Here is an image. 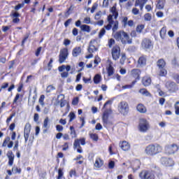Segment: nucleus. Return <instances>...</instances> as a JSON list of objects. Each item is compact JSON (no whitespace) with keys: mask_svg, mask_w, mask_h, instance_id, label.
<instances>
[{"mask_svg":"<svg viewBox=\"0 0 179 179\" xmlns=\"http://www.w3.org/2000/svg\"><path fill=\"white\" fill-rule=\"evenodd\" d=\"M110 12L111 13H113V15H108L107 20L108 24L107 25H105V29L108 31L111 30L112 29L113 33H115V31L118 30L120 24L118 20H117V19H118V11H117V6H113L110 8ZM113 16H114V19L115 21L113 19Z\"/></svg>","mask_w":179,"mask_h":179,"instance_id":"nucleus-1","label":"nucleus"},{"mask_svg":"<svg viewBox=\"0 0 179 179\" xmlns=\"http://www.w3.org/2000/svg\"><path fill=\"white\" fill-rule=\"evenodd\" d=\"M163 152V147L157 143H151L145 147V153L147 156H156Z\"/></svg>","mask_w":179,"mask_h":179,"instance_id":"nucleus-2","label":"nucleus"},{"mask_svg":"<svg viewBox=\"0 0 179 179\" xmlns=\"http://www.w3.org/2000/svg\"><path fill=\"white\" fill-rule=\"evenodd\" d=\"M162 171L159 168H155L154 169L143 170L139 173V177L141 179H155L156 176H160Z\"/></svg>","mask_w":179,"mask_h":179,"instance_id":"nucleus-3","label":"nucleus"},{"mask_svg":"<svg viewBox=\"0 0 179 179\" xmlns=\"http://www.w3.org/2000/svg\"><path fill=\"white\" fill-rule=\"evenodd\" d=\"M113 37L116 41H121L122 44H132V39L129 37V34L124 30L115 31Z\"/></svg>","mask_w":179,"mask_h":179,"instance_id":"nucleus-4","label":"nucleus"},{"mask_svg":"<svg viewBox=\"0 0 179 179\" xmlns=\"http://www.w3.org/2000/svg\"><path fill=\"white\" fill-rule=\"evenodd\" d=\"M97 50H99V48H97V40H91L87 48V52L90 54L85 56L86 59L93 58V53L96 52Z\"/></svg>","mask_w":179,"mask_h":179,"instance_id":"nucleus-5","label":"nucleus"},{"mask_svg":"<svg viewBox=\"0 0 179 179\" xmlns=\"http://www.w3.org/2000/svg\"><path fill=\"white\" fill-rule=\"evenodd\" d=\"M150 129V124L146 118L141 117L139 119L138 123V131L143 132V134H146Z\"/></svg>","mask_w":179,"mask_h":179,"instance_id":"nucleus-6","label":"nucleus"},{"mask_svg":"<svg viewBox=\"0 0 179 179\" xmlns=\"http://www.w3.org/2000/svg\"><path fill=\"white\" fill-rule=\"evenodd\" d=\"M166 60L159 59L157 62V66L159 69V76L161 77L167 76V70L166 69Z\"/></svg>","mask_w":179,"mask_h":179,"instance_id":"nucleus-7","label":"nucleus"},{"mask_svg":"<svg viewBox=\"0 0 179 179\" xmlns=\"http://www.w3.org/2000/svg\"><path fill=\"white\" fill-rule=\"evenodd\" d=\"M24 7V3H18L17 6L14 7L15 12L13 13L10 16L13 17V23H20V13L17 12L21 8Z\"/></svg>","mask_w":179,"mask_h":179,"instance_id":"nucleus-8","label":"nucleus"},{"mask_svg":"<svg viewBox=\"0 0 179 179\" xmlns=\"http://www.w3.org/2000/svg\"><path fill=\"white\" fill-rule=\"evenodd\" d=\"M85 146L86 145V138H76L74 140L73 143V149H77L78 153H83V150L82 149V146Z\"/></svg>","mask_w":179,"mask_h":179,"instance_id":"nucleus-9","label":"nucleus"},{"mask_svg":"<svg viewBox=\"0 0 179 179\" xmlns=\"http://www.w3.org/2000/svg\"><path fill=\"white\" fill-rule=\"evenodd\" d=\"M179 150V145L176 143H173L171 145H166L164 147L165 155H168L169 156L171 155H175Z\"/></svg>","mask_w":179,"mask_h":179,"instance_id":"nucleus-10","label":"nucleus"},{"mask_svg":"<svg viewBox=\"0 0 179 179\" xmlns=\"http://www.w3.org/2000/svg\"><path fill=\"white\" fill-rule=\"evenodd\" d=\"M110 52L113 61H118L121 57V48L118 45H115L112 47Z\"/></svg>","mask_w":179,"mask_h":179,"instance_id":"nucleus-11","label":"nucleus"},{"mask_svg":"<svg viewBox=\"0 0 179 179\" xmlns=\"http://www.w3.org/2000/svg\"><path fill=\"white\" fill-rule=\"evenodd\" d=\"M118 111L122 114V115H127L129 113V105L128 102L123 101L119 103Z\"/></svg>","mask_w":179,"mask_h":179,"instance_id":"nucleus-12","label":"nucleus"},{"mask_svg":"<svg viewBox=\"0 0 179 179\" xmlns=\"http://www.w3.org/2000/svg\"><path fill=\"white\" fill-rule=\"evenodd\" d=\"M141 48L148 51V50H152L153 48V42L152 39L149 38H145L141 41Z\"/></svg>","mask_w":179,"mask_h":179,"instance_id":"nucleus-13","label":"nucleus"},{"mask_svg":"<svg viewBox=\"0 0 179 179\" xmlns=\"http://www.w3.org/2000/svg\"><path fill=\"white\" fill-rule=\"evenodd\" d=\"M160 163L165 167H173L176 164L173 158L162 157L160 159Z\"/></svg>","mask_w":179,"mask_h":179,"instance_id":"nucleus-14","label":"nucleus"},{"mask_svg":"<svg viewBox=\"0 0 179 179\" xmlns=\"http://www.w3.org/2000/svg\"><path fill=\"white\" fill-rule=\"evenodd\" d=\"M69 55V52L68 51V48H64L61 49L59 55V62L60 64H64V62L66 61Z\"/></svg>","mask_w":179,"mask_h":179,"instance_id":"nucleus-15","label":"nucleus"},{"mask_svg":"<svg viewBox=\"0 0 179 179\" xmlns=\"http://www.w3.org/2000/svg\"><path fill=\"white\" fill-rule=\"evenodd\" d=\"M108 117H110V113H108V111L106 110L103 112L102 115V122L105 128H107V127H110V125H113V122L110 121Z\"/></svg>","mask_w":179,"mask_h":179,"instance_id":"nucleus-16","label":"nucleus"},{"mask_svg":"<svg viewBox=\"0 0 179 179\" xmlns=\"http://www.w3.org/2000/svg\"><path fill=\"white\" fill-rule=\"evenodd\" d=\"M148 62V56L145 55H141L137 61V66L138 68H143V66H146V64Z\"/></svg>","mask_w":179,"mask_h":179,"instance_id":"nucleus-17","label":"nucleus"},{"mask_svg":"<svg viewBox=\"0 0 179 179\" xmlns=\"http://www.w3.org/2000/svg\"><path fill=\"white\" fill-rule=\"evenodd\" d=\"M31 131V124L30 123H27L25 124L24 129V137L25 143H27V141H29V136H30V131Z\"/></svg>","mask_w":179,"mask_h":179,"instance_id":"nucleus-18","label":"nucleus"},{"mask_svg":"<svg viewBox=\"0 0 179 179\" xmlns=\"http://www.w3.org/2000/svg\"><path fill=\"white\" fill-rule=\"evenodd\" d=\"M103 166H104V160H103V159H101V157H96L94 163V167L96 170H101V169Z\"/></svg>","mask_w":179,"mask_h":179,"instance_id":"nucleus-19","label":"nucleus"},{"mask_svg":"<svg viewBox=\"0 0 179 179\" xmlns=\"http://www.w3.org/2000/svg\"><path fill=\"white\" fill-rule=\"evenodd\" d=\"M2 148H8V149H12L13 148V142L10 141V136H6L1 145Z\"/></svg>","mask_w":179,"mask_h":179,"instance_id":"nucleus-20","label":"nucleus"},{"mask_svg":"<svg viewBox=\"0 0 179 179\" xmlns=\"http://www.w3.org/2000/svg\"><path fill=\"white\" fill-rule=\"evenodd\" d=\"M141 71L138 69H134L131 71V76L134 78L136 80V83L141 79Z\"/></svg>","mask_w":179,"mask_h":179,"instance_id":"nucleus-21","label":"nucleus"},{"mask_svg":"<svg viewBox=\"0 0 179 179\" xmlns=\"http://www.w3.org/2000/svg\"><path fill=\"white\" fill-rule=\"evenodd\" d=\"M119 146L124 152H128L131 149V144L127 141H120Z\"/></svg>","mask_w":179,"mask_h":179,"instance_id":"nucleus-22","label":"nucleus"},{"mask_svg":"<svg viewBox=\"0 0 179 179\" xmlns=\"http://www.w3.org/2000/svg\"><path fill=\"white\" fill-rule=\"evenodd\" d=\"M121 22L124 27H127V26H128L129 27H133L134 24V20H129L128 21V17H122Z\"/></svg>","mask_w":179,"mask_h":179,"instance_id":"nucleus-23","label":"nucleus"},{"mask_svg":"<svg viewBox=\"0 0 179 179\" xmlns=\"http://www.w3.org/2000/svg\"><path fill=\"white\" fill-rule=\"evenodd\" d=\"M141 83L145 87L152 85V77L150 76H144L141 79Z\"/></svg>","mask_w":179,"mask_h":179,"instance_id":"nucleus-24","label":"nucleus"},{"mask_svg":"<svg viewBox=\"0 0 179 179\" xmlns=\"http://www.w3.org/2000/svg\"><path fill=\"white\" fill-rule=\"evenodd\" d=\"M165 87L168 89L169 92H176V87H177V85L174 81H167L165 83Z\"/></svg>","mask_w":179,"mask_h":179,"instance_id":"nucleus-25","label":"nucleus"},{"mask_svg":"<svg viewBox=\"0 0 179 179\" xmlns=\"http://www.w3.org/2000/svg\"><path fill=\"white\" fill-rule=\"evenodd\" d=\"M6 156L8 159V166H13V162H15V155L13 154V152L12 150H8Z\"/></svg>","mask_w":179,"mask_h":179,"instance_id":"nucleus-26","label":"nucleus"},{"mask_svg":"<svg viewBox=\"0 0 179 179\" xmlns=\"http://www.w3.org/2000/svg\"><path fill=\"white\" fill-rule=\"evenodd\" d=\"M82 54V48L79 46H76L72 50V55L74 58H76L77 57H79Z\"/></svg>","mask_w":179,"mask_h":179,"instance_id":"nucleus-27","label":"nucleus"},{"mask_svg":"<svg viewBox=\"0 0 179 179\" xmlns=\"http://www.w3.org/2000/svg\"><path fill=\"white\" fill-rule=\"evenodd\" d=\"M108 76H113L114 75V73L115 72V69H114V67L113 66V62H110L108 66L106 68Z\"/></svg>","mask_w":179,"mask_h":179,"instance_id":"nucleus-28","label":"nucleus"},{"mask_svg":"<svg viewBox=\"0 0 179 179\" xmlns=\"http://www.w3.org/2000/svg\"><path fill=\"white\" fill-rule=\"evenodd\" d=\"M136 110L138 111V113H141V114H145L147 113L148 109L146 108V106L142 103H138L136 106Z\"/></svg>","mask_w":179,"mask_h":179,"instance_id":"nucleus-29","label":"nucleus"},{"mask_svg":"<svg viewBox=\"0 0 179 179\" xmlns=\"http://www.w3.org/2000/svg\"><path fill=\"white\" fill-rule=\"evenodd\" d=\"M166 3V0H158L156 8L159 10H162V9H164V5Z\"/></svg>","mask_w":179,"mask_h":179,"instance_id":"nucleus-30","label":"nucleus"},{"mask_svg":"<svg viewBox=\"0 0 179 179\" xmlns=\"http://www.w3.org/2000/svg\"><path fill=\"white\" fill-rule=\"evenodd\" d=\"M108 152L110 156H113V155L117 154V148L115 147V144L113 143L109 145Z\"/></svg>","mask_w":179,"mask_h":179,"instance_id":"nucleus-31","label":"nucleus"},{"mask_svg":"<svg viewBox=\"0 0 179 179\" xmlns=\"http://www.w3.org/2000/svg\"><path fill=\"white\" fill-rule=\"evenodd\" d=\"M167 35V27H163L159 31V36L162 40L166 38V36Z\"/></svg>","mask_w":179,"mask_h":179,"instance_id":"nucleus-32","label":"nucleus"},{"mask_svg":"<svg viewBox=\"0 0 179 179\" xmlns=\"http://www.w3.org/2000/svg\"><path fill=\"white\" fill-rule=\"evenodd\" d=\"M139 93H141V94H143V96H146L147 97L152 96V94H150V92H149V91H148V90L145 88L140 89Z\"/></svg>","mask_w":179,"mask_h":179,"instance_id":"nucleus-33","label":"nucleus"},{"mask_svg":"<svg viewBox=\"0 0 179 179\" xmlns=\"http://www.w3.org/2000/svg\"><path fill=\"white\" fill-rule=\"evenodd\" d=\"M101 82V76L100 74H96L94 77V83L95 85H99Z\"/></svg>","mask_w":179,"mask_h":179,"instance_id":"nucleus-34","label":"nucleus"},{"mask_svg":"<svg viewBox=\"0 0 179 179\" xmlns=\"http://www.w3.org/2000/svg\"><path fill=\"white\" fill-rule=\"evenodd\" d=\"M50 122V119H48V117H45L43 121V128H45L46 129L43 130V132H47L48 129V122Z\"/></svg>","mask_w":179,"mask_h":179,"instance_id":"nucleus-35","label":"nucleus"},{"mask_svg":"<svg viewBox=\"0 0 179 179\" xmlns=\"http://www.w3.org/2000/svg\"><path fill=\"white\" fill-rule=\"evenodd\" d=\"M81 30L83 31H87V33H90V26L86 25V24H83L80 27Z\"/></svg>","mask_w":179,"mask_h":179,"instance_id":"nucleus-36","label":"nucleus"},{"mask_svg":"<svg viewBox=\"0 0 179 179\" xmlns=\"http://www.w3.org/2000/svg\"><path fill=\"white\" fill-rule=\"evenodd\" d=\"M90 138L94 141V142H97L99 141V134H90Z\"/></svg>","mask_w":179,"mask_h":179,"instance_id":"nucleus-37","label":"nucleus"},{"mask_svg":"<svg viewBox=\"0 0 179 179\" xmlns=\"http://www.w3.org/2000/svg\"><path fill=\"white\" fill-rule=\"evenodd\" d=\"M11 171H14V174H20L22 173V168L14 166L12 168Z\"/></svg>","mask_w":179,"mask_h":179,"instance_id":"nucleus-38","label":"nucleus"},{"mask_svg":"<svg viewBox=\"0 0 179 179\" xmlns=\"http://www.w3.org/2000/svg\"><path fill=\"white\" fill-rule=\"evenodd\" d=\"M106 30L107 29H106V26H104V27L102 28L99 33V38H103V36H104V34H106Z\"/></svg>","mask_w":179,"mask_h":179,"instance_id":"nucleus-39","label":"nucleus"},{"mask_svg":"<svg viewBox=\"0 0 179 179\" xmlns=\"http://www.w3.org/2000/svg\"><path fill=\"white\" fill-rule=\"evenodd\" d=\"M136 83V80H134V81H132L131 85H124L122 87V89H132V87H134V86H135Z\"/></svg>","mask_w":179,"mask_h":179,"instance_id":"nucleus-40","label":"nucleus"},{"mask_svg":"<svg viewBox=\"0 0 179 179\" xmlns=\"http://www.w3.org/2000/svg\"><path fill=\"white\" fill-rule=\"evenodd\" d=\"M115 44V40L114 38H110L108 41V46L109 48H113V45Z\"/></svg>","mask_w":179,"mask_h":179,"instance_id":"nucleus-41","label":"nucleus"},{"mask_svg":"<svg viewBox=\"0 0 179 179\" xmlns=\"http://www.w3.org/2000/svg\"><path fill=\"white\" fill-rule=\"evenodd\" d=\"M143 29H145L144 24H138V25H137L136 30L137 33H142Z\"/></svg>","mask_w":179,"mask_h":179,"instance_id":"nucleus-42","label":"nucleus"},{"mask_svg":"<svg viewBox=\"0 0 179 179\" xmlns=\"http://www.w3.org/2000/svg\"><path fill=\"white\" fill-rule=\"evenodd\" d=\"M29 37H30V33L26 34V35L24 36V37L22 41L21 45L22 47H24V43H26V41H27V39L29 38Z\"/></svg>","mask_w":179,"mask_h":179,"instance_id":"nucleus-43","label":"nucleus"},{"mask_svg":"<svg viewBox=\"0 0 179 179\" xmlns=\"http://www.w3.org/2000/svg\"><path fill=\"white\" fill-rule=\"evenodd\" d=\"M45 99V96L44 94L41 95L39 99H38V103L41 104V106H44L45 103H44V99Z\"/></svg>","mask_w":179,"mask_h":179,"instance_id":"nucleus-44","label":"nucleus"},{"mask_svg":"<svg viewBox=\"0 0 179 179\" xmlns=\"http://www.w3.org/2000/svg\"><path fill=\"white\" fill-rule=\"evenodd\" d=\"M144 19L146 22H150L152 20V14H150V13L145 14Z\"/></svg>","mask_w":179,"mask_h":179,"instance_id":"nucleus-45","label":"nucleus"},{"mask_svg":"<svg viewBox=\"0 0 179 179\" xmlns=\"http://www.w3.org/2000/svg\"><path fill=\"white\" fill-rule=\"evenodd\" d=\"M62 177H64V171L62 169H59L57 179H61L62 178Z\"/></svg>","mask_w":179,"mask_h":179,"instance_id":"nucleus-46","label":"nucleus"},{"mask_svg":"<svg viewBox=\"0 0 179 179\" xmlns=\"http://www.w3.org/2000/svg\"><path fill=\"white\" fill-rule=\"evenodd\" d=\"M52 90H55V87L52 85H48L46 88V93H51Z\"/></svg>","mask_w":179,"mask_h":179,"instance_id":"nucleus-47","label":"nucleus"},{"mask_svg":"<svg viewBox=\"0 0 179 179\" xmlns=\"http://www.w3.org/2000/svg\"><path fill=\"white\" fill-rule=\"evenodd\" d=\"M69 122H72V121H73V120H75V118H76V115H75V113L73 112H71L69 115Z\"/></svg>","mask_w":179,"mask_h":179,"instance_id":"nucleus-48","label":"nucleus"},{"mask_svg":"<svg viewBox=\"0 0 179 179\" xmlns=\"http://www.w3.org/2000/svg\"><path fill=\"white\" fill-rule=\"evenodd\" d=\"M175 114L179 115V101L175 103Z\"/></svg>","mask_w":179,"mask_h":179,"instance_id":"nucleus-49","label":"nucleus"},{"mask_svg":"<svg viewBox=\"0 0 179 179\" xmlns=\"http://www.w3.org/2000/svg\"><path fill=\"white\" fill-rule=\"evenodd\" d=\"M62 150L64 152L68 150V149H69V143L68 142L64 143V145H62Z\"/></svg>","mask_w":179,"mask_h":179,"instance_id":"nucleus-50","label":"nucleus"},{"mask_svg":"<svg viewBox=\"0 0 179 179\" xmlns=\"http://www.w3.org/2000/svg\"><path fill=\"white\" fill-rule=\"evenodd\" d=\"M53 59L52 58H51L49 61V62L48 63V71H51V69H52V62H53Z\"/></svg>","mask_w":179,"mask_h":179,"instance_id":"nucleus-51","label":"nucleus"},{"mask_svg":"<svg viewBox=\"0 0 179 179\" xmlns=\"http://www.w3.org/2000/svg\"><path fill=\"white\" fill-rule=\"evenodd\" d=\"M73 106H78L79 104V97H75L72 100Z\"/></svg>","mask_w":179,"mask_h":179,"instance_id":"nucleus-52","label":"nucleus"},{"mask_svg":"<svg viewBox=\"0 0 179 179\" xmlns=\"http://www.w3.org/2000/svg\"><path fill=\"white\" fill-rule=\"evenodd\" d=\"M15 115H16L15 113H12L6 120V124H9V122H10V121H12V118H13V117H15Z\"/></svg>","mask_w":179,"mask_h":179,"instance_id":"nucleus-53","label":"nucleus"},{"mask_svg":"<svg viewBox=\"0 0 179 179\" xmlns=\"http://www.w3.org/2000/svg\"><path fill=\"white\" fill-rule=\"evenodd\" d=\"M20 99V94H16L13 101V104H16L17 103V100Z\"/></svg>","mask_w":179,"mask_h":179,"instance_id":"nucleus-54","label":"nucleus"},{"mask_svg":"<svg viewBox=\"0 0 179 179\" xmlns=\"http://www.w3.org/2000/svg\"><path fill=\"white\" fill-rule=\"evenodd\" d=\"M97 6H99V3H94L91 8V13H94V10L97 9Z\"/></svg>","mask_w":179,"mask_h":179,"instance_id":"nucleus-55","label":"nucleus"},{"mask_svg":"<svg viewBox=\"0 0 179 179\" xmlns=\"http://www.w3.org/2000/svg\"><path fill=\"white\" fill-rule=\"evenodd\" d=\"M23 83L22 82H20L19 83V85L17 89V92H18V93H20V92H22V90H23Z\"/></svg>","mask_w":179,"mask_h":179,"instance_id":"nucleus-56","label":"nucleus"},{"mask_svg":"<svg viewBox=\"0 0 179 179\" xmlns=\"http://www.w3.org/2000/svg\"><path fill=\"white\" fill-rule=\"evenodd\" d=\"M115 167V162L114 161H110L108 163V169H113Z\"/></svg>","mask_w":179,"mask_h":179,"instance_id":"nucleus-57","label":"nucleus"},{"mask_svg":"<svg viewBox=\"0 0 179 179\" xmlns=\"http://www.w3.org/2000/svg\"><path fill=\"white\" fill-rule=\"evenodd\" d=\"M173 78L174 80L176 82V83L179 84V73L173 74Z\"/></svg>","mask_w":179,"mask_h":179,"instance_id":"nucleus-58","label":"nucleus"},{"mask_svg":"<svg viewBox=\"0 0 179 179\" xmlns=\"http://www.w3.org/2000/svg\"><path fill=\"white\" fill-rule=\"evenodd\" d=\"M73 176H76V171L75 169H71L70 171H69V176L71 178H73Z\"/></svg>","mask_w":179,"mask_h":179,"instance_id":"nucleus-59","label":"nucleus"},{"mask_svg":"<svg viewBox=\"0 0 179 179\" xmlns=\"http://www.w3.org/2000/svg\"><path fill=\"white\" fill-rule=\"evenodd\" d=\"M10 27H12V26H3L2 27V31H3V33H6V31H8V30H9L10 29Z\"/></svg>","mask_w":179,"mask_h":179,"instance_id":"nucleus-60","label":"nucleus"},{"mask_svg":"<svg viewBox=\"0 0 179 179\" xmlns=\"http://www.w3.org/2000/svg\"><path fill=\"white\" fill-rule=\"evenodd\" d=\"M19 150V141H16L15 142V145L13 147V150Z\"/></svg>","mask_w":179,"mask_h":179,"instance_id":"nucleus-61","label":"nucleus"},{"mask_svg":"<svg viewBox=\"0 0 179 179\" xmlns=\"http://www.w3.org/2000/svg\"><path fill=\"white\" fill-rule=\"evenodd\" d=\"M78 33H79V31H78V28L73 29V30H72L73 36H78Z\"/></svg>","mask_w":179,"mask_h":179,"instance_id":"nucleus-62","label":"nucleus"},{"mask_svg":"<svg viewBox=\"0 0 179 179\" xmlns=\"http://www.w3.org/2000/svg\"><path fill=\"white\" fill-rule=\"evenodd\" d=\"M43 49L42 47H39L37 48L36 52H35V55L36 57H38V55H40V52H41V50Z\"/></svg>","mask_w":179,"mask_h":179,"instance_id":"nucleus-63","label":"nucleus"},{"mask_svg":"<svg viewBox=\"0 0 179 179\" xmlns=\"http://www.w3.org/2000/svg\"><path fill=\"white\" fill-rule=\"evenodd\" d=\"M132 13H134L135 15H138L139 14V9H138L136 8H134L132 9Z\"/></svg>","mask_w":179,"mask_h":179,"instance_id":"nucleus-64","label":"nucleus"}]
</instances>
